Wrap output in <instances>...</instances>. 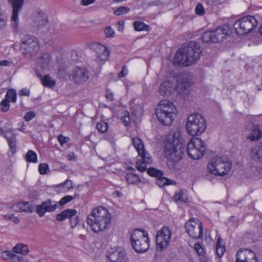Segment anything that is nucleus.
Returning <instances> with one entry per match:
<instances>
[{
  "mask_svg": "<svg viewBox=\"0 0 262 262\" xmlns=\"http://www.w3.org/2000/svg\"><path fill=\"white\" fill-rule=\"evenodd\" d=\"M57 139L58 142L61 145H63V144L68 142L70 140L69 138L64 137L62 135H59V136H58Z\"/></svg>",
  "mask_w": 262,
  "mask_h": 262,
  "instance_id": "5fc2aeb1",
  "label": "nucleus"
},
{
  "mask_svg": "<svg viewBox=\"0 0 262 262\" xmlns=\"http://www.w3.org/2000/svg\"><path fill=\"white\" fill-rule=\"evenodd\" d=\"M69 220L71 228H75L78 224L79 221V217L77 215V212L73 213V215H71V217L70 218Z\"/></svg>",
  "mask_w": 262,
  "mask_h": 262,
  "instance_id": "79ce46f5",
  "label": "nucleus"
},
{
  "mask_svg": "<svg viewBox=\"0 0 262 262\" xmlns=\"http://www.w3.org/2000/svg\"><path fill=\"white\" fill-rule=\"evenodd\" d=\"M26 161L29 162L36 163L37 157L36 154L32 150H29L26 155Z\"/></svg>",
  "mask_w": 262,
  "mask_h": 262,
  "instance_id": "f704fd0d",
  "label": "nucleus"
},
{
  "mask_svg": "<svg viewBox=\"0 0 262 262\" xmlns=\"http://www.w3.org/2000/svg\"><path fill=\"white\" fill-rule=\"evenodd\" d=\"M128 73V70L127 67L126 66H123L121 71L118 73V76L119 78H122L125 77Z\"/></svg>",
  "mask_w": 262,
  "mask_h": 262,
  "instance_id": "4d7b16f0",
  "label": "nucleus"
},
{
  "mask_svg": "<svg viewBox=\"0 0 262 262\" xmlns=\"http://www.w3.org/2000/svg\"><path fill=\"white\" fill-rule=\"evenodd\" d=\"M105 97L107 100L112 101L114 99V94L112 92L108 90H106Z\"/></svg>",
  "mask_w": 262,
  "mask_h": 262,
  "instance_id": "052dcab7",
  "label": "nucleus"
},
{
  "mask_svg": "<svg viewBox=\"0 0 262 262\" xmlns=\"http://www.w3.org/2000/svg\"><path fill=\"white\" fill-rule=\"evenodd\" d=\"M76 212L74 209H67L56 215V220L58 221H63L67 219H70L73 213Z\"/></svg>",
  "mask_w": 262,
  "mask_h": 262,
  "instance_id": "bb28decb",
  "label": "nucleus"
},
{
  "mask_svg": "<svg viewBox=\"0 0 262 262\" xmlns=\"http://www.w3.org/2000/svg\"><path fill=\"white\" fill-rule=\"evenodd\" d=\"M207 123L204 117L200 113H193L187 118L186 128L188 134L192 136H200L206 130Z\"/></svg>",
  "mask_w": 262,
  "mask_h": 262,
  "instance_id": "20e7f679",
  "label": "nucleus"
},
{
  "mask_svg": "<svg viewBox=\"0 0 262 262\" xmlns=\"http://www.w3.org/2000/svg\"><path fill=\"white\" fill-rule=\"evenodd\" d=\"M194 248L195 251L197 252V253L199 255H203L205 253V250L203 248H202L199 243H196L194 244Z\"/></svg>",
  "mask_w": 262,
  "mask_h": 262,
  "instance_id": "8fccbe9b",
  "label": "nucleus"
},
{
  "mask_svg": "<svg viewBox=\"0 0 262 262\" xmlns=\"http://www.w3.org/2000/svg\"><path fill=\"white\" fill-rule=\"evenodd\" d=\"M235 262H258V260L254 252L245 249L237 252Z\"/></svg>",
  "mask_w": 262,
  "mask_h": 262,
  "instance_id": "f3484780",
  "label": "nucleus"
},
{
  "mask_svg": "<svg viewBox=\"0 0 262 262\" xmlns=\"http://www.w3.org/2000/svg\"><path fill=\"white\" fill-rule=\"evenodd\" d=\"M133 144L136 149L139 158L136 160L137 168L140 171L146 170V165L152 162V159L148 153L145 150L143 143L138 137L132 139Z\"/></svg>",
  "mask_w": 262,
  "mask_h": 262,
  "instance_id": "6e6552de",
  "label": "nucleus"
},
{
  "mask_svg": "<svg viewBox=\"0 0 262 262\" xmlns=\"http://www.w3.org/2000/svg\"><path fill=\"white\" fill-rule=\"evenodd\" d=\"M30 92L28 89H23L20 91V95L22 96H29Z\"/></svg>",
  "mask_w": 262,
  "mask_h": 262,
  "instance_id": "e2e57ef3",
  "label": "nucleus"
},
{
  "mask_svg": "<svg viewBox=\"0 0 262 262\" xmlns=\"http://www.w3.org/2000/svg\"><path fill=\"white\" fill-rule=\"evenodd\" d=\"M121 121L124 123L125 126H128L130 124V119L128 112H125L124 113V115L121 118Z\"/></svg>",
  "mask_w": 262,
  "mask_h": 262,
  "instance_id": "09e8293b",
  "label": "nucleus"
},
{
  "mask_svg": "<svg viewBox=\"0 0 262 262\" xmlns=\"http://www.w3.org/2000/svg\"><path fill=\"white\" fill-rule=\"evenodd\" d=\"M173 181L167 179L163 176L159 177L156 180V184L160 187H163L173 184Z\"/></svg>",
  "mask_w": 262,
  "mask_h": 262,
  "instance_id": "72a5a7b5",
  "label": "nucleus"
},
{
  "mask_svg": "<svg viewBox=\"0 0 262 262\" xmlns=\"http://www.w3.org/2000/svg\"><path fill=\"white\" fill-rule=\"evenodd\" d=\"M96 0H82V4L84 6H88L93 3H94Z\"/></svg>",
  "mask_w": 262,
  "mask_h": 262,
  "instance_id": "0e129e2a",
  "label": "nucleus"
},
{
  "mask_svg": "<svg viewBox=\"0 0 262 262\" xmlns=\"http://www.w3.org/2000/svg\"><path fill=\"white\" fill-rule=\"evenodd\" d=\"M147 172L150 176L157 178L163 175V172L161 170L154 167L148 168L147 169Z\"/></svg>",
  "mask_w": 262,
  "mask_h": 262,
  "instance_id": "c9c22d12",
  "label": "nucleus"
},
{
  "mask_svg": "<svg viewBox=\"0 0 262 262\" xmlns=\"http://www.w3.org/2000/svg\"><path fill=\"white\" fill-rule=\"evenodd\" d=\"M185 228L190 237L195 239L202 237L203 226L198 219L193 218L187 221L185 224Z\"/></svg>",
  "mask_w": 262,
  "mask_h": 262,
  "instance_id": "f8f14e48",
  "label": "nucleus"
},
{
  "mask_svg": "<svg viewBox=\"0 0 262 262\" xmlns=\"http://www.w3.org/2000/svg\"><path fill=\"white\" fill-rule=\"evenodd\" d=\"M9 64V62L8 60L0 61V66H7Z\"/></svg>",
  "mask_w": 262,
  "mask_h": 262,
  "instance_id": "774afa93",
  "label": "nucleus"
},
{
  "mask_svg": "<svg viewBox=\"0 0 262 262\" xmlns=\"http://www.w3.org/2000/svg\"><path fill=\"white\" fill-rule=\"evenodd\" d=\"M246 130L249 132L247 139L252 141H257L262 137V130L260 128V126L257 124L250 123L247 126Z\"/></svg>",
  "mask_w": 262,
  "mask_h": 262,
  "instance_id": "6ab92c4d",
  "label": "nucleus"
},
{
  "mask_svg": "<svg viewBox=\"0 0 262 262\" xmlns=\"http://www.w3.org/2000/svg\"><path fill=\"white\" fill-rule=\"evenodd\" d=\"M13 251L15 253L25 255L28 253L29 249L27 245L19 244L13 247Z\"/></svg>",
  "mask_w": 262,
  "mask_h": 262,
  "instance_id": "c85d7f7f",
  "label": "nucleus"
},
{
  "mask_svg": "<svg viewBox=\"0 0 262 262\" xmlns=\"http://www.w3.org/2000/svg\"><path fill=\"white\" fill-rule=\"evenodd\" d=\"M71 80L76 84H83L90 78V72L83 67L75 68L70 75Z\"/></svg>",
  "mask_w": 262,
  "mask_h": 262,
  "instance_id": "2eb2a0df",
  "label": "nucleus"
},
{
  "mask_svg": "<svg viewBox=\"0 0 262 262\" xmlns=\"http://www.w3.org/2000/svg\"><path fill=\"white\" fill-rule=\"evenodd\" d=\"M97 129L101 133H104L108 129V123L104 121L98 122L96 125Z\"/></svg>",
  "mask_w": 262,
  "mask_h": 262,
  "instance_id": "ea45409f",
  "label": "nucleus"
},
{
  "mask_svg": "<svg viewBox=\"0 0 262 262\" xmlns=\"http://www.w3.org/2000/svg\"><path fill=\"white\" fill-rule=\"evenodd\" d=\"M171 236V231L167 227H163L157 232L156 243L157 249L159 251H162L167 248L170 241Z\"/></svg>",
  "mask_w": 262,
  "mask_h": 262,
  "instance_id": "ddd939ff",
  "label": "nucleus"
},
{
  "mask_svg": "<svg viewBox=\"0 0 262 262\" xmlns=\"http://www.w3.org/2000/svg\"><path fill=\"white\" fill-rule=\"evenodd\" d=\"M13 253L9 251H5L2 252V256L5 259H11Z\"/></svg>",
  "mask_w": 262,
  "mask_h": 262,
  "instance_id": "6e6d98bb",
  "label": "nucleus"
},
{
  "mask_svg": "<svg viewBox=\"0 0 262 262\" xmlns=\"http://www.w3.org/2000/svg\"><path fill=\"white\" fill-rule=\"evenodd\" d=\"M37 64L42 70H49L52 65V60L50 54L49 53L42 54L38 58Z\"/></svg>",
  "mask_w": 262,
  "mask_h": 262,
  "instance_id": "4be33fe9",
  "label": "nucleus"
},
{
  "mask_svg": "<svg viewBox=\"0 0 262 262\" xmlns=\"http://www.w3.org/2000/svg\"><path fill=\"white\" fill-rule=\"evenodd\" d=\"M176 108L172 102L163 100L157 105L156 115L158 121L163 125H170L174 120Z\"/></svg>",
  "mask_w": 262,
  "mask_h": 262,
  "instance_id": "7ed1b4c3",
  "label": "nucleus"
},
{
  "mask_svg": "<svg viewBox=\"0 0 262 262\" xmlns=\"http://www.w3.org/2000/svg\"><path fill=\"white\" fill-rule=\"evenodd\" d=\"M17 206L21 211L31 212L33 209L32 204L29 202H20L17 203Z\"/></svg>",
  "mask_w": 262,
  "mask_h": 262,
  "instance_id": "cd10ccee",
  "label": "nucleus"
},
{
  "mask_svg": "<svg viewBox=\"0 0 262 262\" xmlns=\"http://www.w3.org/2000/svg\"><path fill=\"white\" fill-rule=\"evenodd\" d=\"M228 31L229 28L226 26H223L214 30H211L213 43L223 41L228 34Z\"/></svg>",
  "mask_w": 262,
  "mask_h": 262,
  "instance_id": "412c9836",
  "label": "nucleus"
},
{
  "mask_svg": "<svg viewBox=\"0 0 262 262\" xmlns=\"http://www.w3.org/2000/svg\"><path fill=\"white\" fill-rule=\"evenodd\" d=\"M232 163L226 158L216 157L212 158L208 164V172L211 174L224 176L231 170Z\"/></svg>",
  "mask_w": 262,
  "mask_h": 262,
  "instance_id": "0eeeda50",
  "label": "nucleus"
},
{
  "mask_svg": "<svg viewBox=\"0 0 262 262\" xmlns=\"http://www.w3.org/2000/svg\"><path fill=\"white\" fill-rule=\"evenodd\" d=\"M4 136L7 139L12 154H14L16 149V137L11 129L6 130Z\"/></svg>",
  "mask_w": 262,
  "mask_h": 262,
  "instance_id": "a878e982",
  "label": "nucleus"
},
{
  "mask_svg": "<svg viewBox=\"0 0 262 262\" xmlns=\"http://www.w3.org/2000/svg\"><path fill=\"white\" fill-rule=\"evenodd\" d=\"M41 82L44 86L53 87L55 84V81L48 75H45L41 78Z\"/></svg>",
  "mask_w": 262,
  "mask_h": 262,
  "instance_id": "473e14b6",
  "label": "nucleus"
},
{
  "mask_svg": "<svg viewBox=\"0 0 262 262\" xmlns=\"http://www.w3.org/2000/svg\"><path fill=\"white\" fill-rule=\"evenodd\" d=\"M111 220V215L107 209L99 206L92 210L88 217L87 223L93 232L99 233L108 227Z\"/></svg>",
  "mask_w": 262,
  "mask_h": 262,
  "instance_id": "f03ea898",
  "label": "nucleus"
},
{
  "mask_svg": "<svg viewBox=\"0 0 262 262\" xmlns=\"http://www.w3.org/2000/svg\"><path fill=\"white\" fill-rule=\"evenodd\" d=\"M48 22V17L44 12L39 11L37 14L36 23L39 27L45 26Z\"/></svg>",
  "mask_w": 262,
  "mask_h": 262,
  "instance_id": "c756f323",
  "label": "nucleus"
},
{
  "mask_svg": "<svg viewBox=\"0 0 262 262\" xmlns=\"http://www.w3.org/2000/svg\"><path fill=\"white\" fill-rule=\"evenodd\" d=\"M127 182L131 184L138 185L140 182V179L138 176L134 173H128L125 176Z\"/></svg>",
  "mask_w": 262,
  "mask_h": 262,
  "instance_id": "2f4dec72",
  "label": "nucleus"
},
{
  "mask_svg": "<svg viewBox=\"0 0 262 262\" xmlns=\"http://www.w3.org/2000/svg\"><path fill=\"white\" fill-rule=\"evenodd\" d=\"M206 150L205 143L199 138H192L187 144L186 148L188 156L194 160L202 158Z\"/></svg>",
  "mask_w": 262,
  "mask_h": 262,
  "instance_id": "9d476101",
  "label": "nucleus"
},
{
  "mask_svg": "<svg viewBox=\"0 0 262 262\" xmlns=\"http://www.w3.org/2000/svg\"><path fill=\"white\" fill-rule=\"evenodd\" d=\"M104 33L105 37L107 38H112L114 37L115 35V31L110 26H107L105 28Z\"/></svg>",
  "mask_w": 262,
  "mask_h": 262,
  "instance_id": "49530a36",
  "label": "nucleus"
},
{
  "mask_svg": "<svg viewBox=\"0 0 262 262\" xmlns=\"http://www.w3.org/2000/svg\"><path fill=\"white\" fill-rule=\"evenodd\" d=\"M73 199V197L72 196L67 195L66 196L63 197L58 203L59 204V205L62 206L70 202Z\"/></svg>",
  "mask_w": 262,
  "mask_h": 262,
  "instance_id": "3c124183",
  "label": "nucleus"
},
{
  "mask_svg": "<svg viewBox=\"0 0 262 262\" xmlns=\"http://www.w3.org/2000/svg\"><path fill=\"white\" fill-rule=\"evenodd\" d=\"M25 0H9L12 8L11 20L14 23V26L18 25V13L22 10Z\"/></svg>",
  "mask_w": 262,
  "mask_h": 262,
  "instance_id": "a211bd4d",
  "label": "nucleus"
},
{
  "mask_svg": "<svg viewBox=\"0 0 262 262\" xmlns=\"http://www.w3.org/2000/svg\"><path fill=\"white\" fill-rule=\"evenodd\" d=\"M60 186L67 185L68 189H71L73 188V182L71 180H67L63 183L60 184Z\"/></svg>",
  "mask_w": 262,
  "mask_h": 262,
  "instance_id": "bf43d9fd",
  "label": "nucleus"
},
{
  "mask_svg": "<svg viewBox=\"0 0 262 262\" xmlns=\"http://www.w3.org/2000/svg\"><path fill=\"white\" fill-rule=\"evenodd\" d=\"M7 16L4 12L0 9V30L4 28L7 23Z\"/></svg>",
  "mask_w": 262,
  "mask_h": 262,
  "instance_id": "c03bdc74",
  "label": "nucleus"
},
{
  "mask_svg": "<svg viewBox=\"0 0 262 262\" xmlns=\"http://www.w3.org/2000/svg\"><path fill=\"white\" fill-rule=\"evenodd\" d=\"M162 4V3L160 0H154L152 2H151L149 5L150 6H159Z\"/></svg>",
  "mask_w": 262,
  "mask_h": 262,
  "instance_id": "680f3d73",
  "label": "nucleus"
},
{
  "mask_svg": "<svg viewBox=\"0 0 262 262\" xmlns=\"http://www.w3.org/2000/svg\"><path fill=\"white\" fill-rule=\"evenodd\" d=\"M11 259L13 262H23V256L21 255H17L16 254H15L13 253V255L11 257Z\"/></svg>",
  "mask_w": 262,
  "mask_h": 262,
  "instance_id": "13d9d810",
  "label": "nucleus"
},
{
  "mask_svg": "<svg viewBox=\"0 0 262 262\" xmlns=\"http://www.w3.org/2000/svg\"><path fill=\"white\" fill-rule=\"evenodd\" d=\"M35 117V114L33 111H29L26 113L24 118L26 121H29Z\"/></svg>",
  "mask_w": 262,
  "mask_h": 262,
  "instance_id": "864d4df0",
  "label": "nucleus"
},
{
  "mask_svg": "<svg viewBox=\"0 0 262 262\" xmlns=\"http://www.w3.org/2000/svg\"><path fill=\"white\" fill-rule=\"evenodd\" d=\"M134 27L136 31H147L149 29V26L145 24L142 21H135L134 23Z\"/></svg>",
  "mask_w": 262,
  "mask_h": 262,
  "instance_id": "e433bc0d",
  "label": "nucleus"
},
{
  "mask_svg": "<svg viewBox=\"0 0 262 262\" xmlns=\"http://www.w3.org/2000/svg\"><path fill=\"white\" fill-rule=\"evenodd\" d=\"M202 38L203 41L204 42L208 44L213 43L211 31L204 32L202 36Z\"/></svg>",
  "mask_w": 262,
  "mask_h": 262,
  "instance_id": "4c0bfd02",
  "label": "nucleus"
},
{
  "mask_svg": "<svg viewBox=\"0 0 262 262\" xmlns=\"http://www.w3.org/2000/svg\"><path fill=\"white\" fill-rule=\"evenodd\" d=\"M174 199L176 202H186L187 201V198L182 191L176 192Z\"/></svg>",
  "mask_w": 262,
  "mask_h": 262,
  "instance_id": "a19ab883",
  "label": "nucleus"
},
{
  "mask_svg": "<svg viewBox=\"0 0 262 262\" xmlns=\"http://www.w3.org/2000/svg\"><path fill=\"white\" fill-rule=\"evenodd\" d=\"M20 48L23 56L30 59L37 54L39 50V45L36 37L32 35H27L21 38Z\"/></svg>",
  "mask_w": 262,
  "mask_h": 262,
  "instance_id": "1a4fd4ad",
  "label": "nucleus"
},
{
  "mask_svg": "<svg viewBox=\"0 0 262 262\" xmlns=\"http://www.w3.org/2000/svg\"><path fill=\"white\" fill-rule=\"evenodd\" d=\"M129 8L127 7L122 6L118 8L114 11V14L116 15H121L128 13Z\"/></svg>",
  "mask_w": 262,
  "mask_h": 262,
  "instance_id": "a18cd8bd",
  "label": "nucleus"
},
{
  "mask_svg": "<svg viewBox=\"0 0 262 262\" xmlns=\"http://www.w3.org/2000/svg\"><path fill=\"white\" fill-rule=\"evenodd\" d=\"M184 51L186 54L188 63H189L190 66L200 58V55L202 53L199 44L194 41H190Z\"/></svg>",
  "mask_w": 262,
  "mask_h": 262,
  "instance_id": "4468645a",
  "label": "nucleus"
},
{
  "mask_svg": "<svg viewBox=\"0 0 262 262\" xmlns=\"http://www.w3.org/2000/svg\"><path fill=\"white\" fill-rule=\"evenodd\" d=\"M13 214H5L3 216V218L7 221L11 220L12 218H13Z\"/></svg>",
  "mask_w": 262,
  "mask_h": 262,
  "instance_id": "69168bd1",
  "label": "nucleus"
},
{
  "mask_svg": "<svg viewBox=\"0 0 262 262\" xmlns=\"http://www.w3.org/2000/svg\"><path fill=\"white\" fill-rule=\"evenodd\" d=\"M38 170L40 174H47V172L49 171V168L47 163H40L38 166Z\"/></svg>",
  "mask_w": 262,
  "mask_h": 262,
  "instance_id": "de8ad7c7",
  "label": "nucleus"
},
{
  "mask_svg": "<svg viewBox=\"0 0 262 262\" xmlns=\"http://www.w3.org/2000/svg\"><path fill=\"white\" fill-rule=\"evenodd\" d=\"M57 207V203L52 205L51 201L48 200L42 202L40 205H37L36 206V212L39 216L42 217L46 212L54 211Z\"/></svg>",
  "mask_w": 262,
  "mask_h": 262,
  "instance_id": "aec40b11",
  "label": "nucleus"
},
{
  "mask_svg": "<svg viewBox=\"0 0 262 262\" xmlns=\"http://www.w3.org/2000/svg\"><path fill=\"white\" fill-rule=\"evenodd\" d=\"M130 240L133 249L137 253L145 252L149 247L148 233L144 230H134L131 233Z\"/></svg>",
  "mask_w": 262,
  "mask_h": 262,
  "instance_id": "39448f33",
  "label": "nucleus"
},
{
  "mask_svg": "<svg viewBox=\"0 0 262 262\" xmlns=\"http://www.w3.org/2000/svg\"><path fill=\"white\" fill-rule=\"evenodd\" d=\"M250 156L254 162L262 164V143L251 149Z\"/></svg>",
  "mask_w": 262,
  "mask_h": 262,
  "instance_id": "b1692460",
  "label": "nucleus"
},
{
  "mask_svg": "<svg viewBox=\"0 0 262 262\" xmlns=\"http://www.w3.org/2000/svg\"><path fill=\"white\" fill-rule=\"evenodd\" d=\"M185 150L181 132L178 130L171 132L166 136L164 142V155L172 166L182 159Z\"/></svg>",
  "mask_w": 262,
  "mask_h": 262,
  "instance_id": "f257e3e1",
  "label": "nucleus"
},
{
  "mask_svg": "<svg viewBox=\"0 0 262 262\" xmlns=\"http://www.w3.org/2000/svg\"><path fill=\"white\" fill-rule=\"evenodd\" d=\"M225 250V247L223 244L222 239L220 237L218 238L216 244V253L217 256L219 258L222 257L224 254Z\"/></svg>",
  "mask_w": 262,
  "mask_h": 262,
  "instance_id": "7c9ffc66",
  "label": "nucleus"
},
{
  "mask_svg": "<svg viewBox=\"0 0 262 262\" xmlns=\"http://www.w3.org/2000/svg\"><path fill=\"white\" fill-rule=\"evenodd\" d=\"M177 85L169 80L163 82L159 87L160 93L162 95L168 96L176 89L179 93L183 94L190 85L189 81L183 74L177 76Z\"/></svg>",
  "mask_w": 262,
  "mask_h": 262,
  "instance_id": "423d86ee",
  "label": "nucleus"
},
{
  "mask_svg": "<svg viewBox=\"0 0 262 262\" xmlns=\"http://www.w3.org/2000/svg\"><path fill=\"white\" fill-rule=\"evenodd\" d=\"M256 19L252 15H248L237 20L234 25L236 34L243 35L252 31L257 26Z\"/></svg>",
  "mask_w": 262,
  "mask_h": 262,
  "instance_id": "9b49d317",
  "label": "nucleus"
},
{
  "mask_svg": "<svg viewBox=\"0 0 262 262\" xmlns=\"http://www.w3.org/2000/svg\"><path fill=\"white\" fill-rule=\"evenodd\" d=\"M118 31H121L123 30V23L121 21H119L118 22Z\"/></svg>",
  "mask_w": 262,
  "mask_h": 262,
  "instance_id": "338daca9",
  "label": "nucleus"
},
{
  "mask_svg": "<svg viewBox=\"0 0 262 262\" xmlns=\"http://www.w3.org/2000/svg\"><path fill=\"white\" fill-rule=\"evenodd\" d=\"M10 100L4 98L1 102V110L3 112H7L10 107Z\"/></svg>",
  "mask_w": 262,
  "mask_h": 262,
  "instance_id": "37998d69",
  "label": "nucleus"
},
{
  "mask_svg": "<svg viewBox=\"0 0 262 262\" xmlns=\"http://www.w3.org/2000/svg\"><path fill=\"white\" fill-rule=\"evenodd\" d=\"M195 11L196 14L199 15H203L205 13V9L203 5L201 4H199L196 5Z\"/></svg>",
  "mask_w": 262,
  "mask_h": 262,
  "instance_id": "603ef678",
  "label": "nucleus"
},
{
  "mask_svg": "<svg viewBox=\"0 0 262 262\" xmlns=\"http://www.w3.org/2000/svg\"><path fill=\"white\" fill-rule=\"evenodd\" d=\"M107 258L111 262H127L128 261L125 252L119 250L110 252L107 255Z\"/></svg>",
  "mask_w": 262,
  "mask_h": 262,
  "instance_id": "5701e85b",
  "label": "nucleus"
},
{
  "mask_svg": "<svg viewBox=\"0 0 262 262\" xmlns=\"http://www.w3.org/2000/svg\"><path fill=\"white\" fill-rule=\"evenodd\" d=\"M90 48L96 53L97 59L106 61L108 58L110 51L105 45L98 42H93L91 45Z\"/></svg>",
  "mask_w": 262,
  "mask_h": 262,
  "instance_id": "dca6fc26",
  "label": "nucleus"
},
{
  "mask_svg": "<svg viewBox=\"0 0 262 262\" xmlns=\"http://www.w3.org/2000/svg\"><path fill=\"white\" fill-rule=\"evenodd\" d=\"M5 98L9 100H10L12 102L15 103L16 101V92L15 90L13 89L8 90Z\"/></svg>",
  "mask_w": 262,
  "mask_h": 262,
  "instance_id": "58836bf2",
  "label": "nucleus"
},
{
  "mask_svg": "<svg viewBox=\"0 0 262 262\" xmlns=\"http://www.w3.org/2000/svg\"><path fill=\"white\" fill-rule=\"evenodd\" d=\"M173 62L183 66H190L189 63H188V61L186 59V54L183 49H179L177 52L174 55Z\"/></svg>",
  "mask_w": 262,
  "mask_h": 262,
  "instance_id": "393cba45",
  "label": "nucleus"
}]
</instances>
